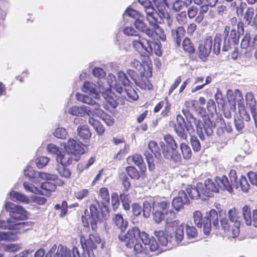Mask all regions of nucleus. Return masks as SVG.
<instances>
[{
	"mask_svg": "<svg viewBox=\"0 0 257 257\" xmlns=\"http://www.w3.org/2000/svg\"><path fill=\"white\" fill-rule=\"evenodd\" d=\"M159 14L157 10L152 7V4L149 0H138V2L144 9L146 13V19L151 27H148L144 23V16L139 12L128 8L123 14L124 17L128 16L135 20V25L137 29L142 31L150 38L154 37L156 34L160 35L162 40H164L163 31L159 26L158 23V16L161 18H168L169 15L166 10V0H153Z\"/></svg>",
	"mask_w": 257,
	"mask_h": 257,
	"instance_id": "1",
	"label": "nucleus"
},
{
	"mask_svg": "<svg viewBox=\"0 0 257 257\" xmlns=\"http://www.w3.org/2000/svg\"><path fill=\"white\" fill-rule=\"evenodd\" d=\"M119 239L125 242L128 248L134 247V249L138 257H150L153 255L152 252L158 254L163 250L160 248L156 239L146 232H141L137 227L128 230L125 234L121 233Z\"/></svg>",
	"mask_w": 257,
	"mask_h": 257,
	"instance_id": "2",
	"label": "nucleus"
},
{
	"mask_svg": "<svg viewBox=\"0 0 257 257\" xmlns=\"http://www.w3.org/2000/svg\"><path fill=\"white\" fill-rule=\"evenodd\" d=\"M236 171L233 170L230 171L228 178L225 176L216 177L214 180L207 179L203 184L202 195L210 197L212 193L219 191V189L226 190L229 193L232 192V186H236Z\"/></svg>",
	"mask_w": 257,
	"mask_h": 257,
	"instance_id": "3",
	"label": "nucleus"
},
{
	"mask_svg": "<svg viewBox=\"0 0 257 257\" xmlns=\"http://www.w3.org/2000/svg\"><path fill=\"white\" fill-rule=\"evenodd\" d=\"M5 209L9 212L10 218L7 221H0V228L11 230L14 224L27 218L26 211L21 206L12 202L6 203Z\"/></svg>",
	"mask_w": 257,
	"mask_h": 257,
	"instance_id": "4",
	"label": "nucleus"
},
{
	"mask_svg": "<svg viewBox=\"0 0 257 257\" xmlns=\"http://www.w3.org/2000/svg\"><path fill=\"white\" fill-rule=\"evenodd\" d=\"M229 220L226 218L220 220L221 226L227 234L233 238L237 237L240 232V217L238 211L235 208L230 209L228 211Z\"/></svg>",
	"mask_w": 257,
	"mask_h": 257,
	"instance_id": "5",
	"label": "nucleus"
},
{
	"mask_svg": "<svg viewBox=\"0 0 257 257\" xmlns=\"http://www.w3.org/2000/svg\"><path fill=\"white\" fill-rule=\"evenodd\" d=\"M193 218L195 224L199 228H201L203 225L204 233L208 235L211 230V222L215 227L218 225V217L217 211L212 209L209 213H207L206 217L203 219L202 213L198 210L193 212Z\"/></svg>",
	"mask_w": 257,
	"mask_h": 257,
	"instance_id": "6",
	"label": "nucleus"
},
{
	"mask_svg": "<svg viewBox=\"0 0 257 257\" xmlns=\"http://www.w3.org/2000/svg\"><path fill=\"white\" fill-rule=\"evenodd\" d=\"M213 39L210 36H206L202 44L198 47V52L200 58L205 60L212 50L214 54L217 55L220 51L221 35L216 34L213 39V47L212 48Z\"/></svg>",
	"mask_w": 257,
	"mask_h": 257,
	"instance_id": "7",
	"label": "nucleus"
},
{
	"mask_svg": "<svg viewBox=\"0 0 257 257\" xmlns=\"http://www.w3.org/2000/svg\"><path fill=\"white\" fill-rule=\"evenodd\" d=\"M33 225V222L27 221L16 223L11 230L5 232H0V241L1 240L14 241L18 238L20 234L30 230Z\"/></svg>",
	"mask_w": 257,
	"mask_h": 257,
	"instance_id": "8",
	"label": "nucleus"
},
{
	"mask_svg": "<svg viewBox=\"0 0 257 257\" xmlns=\"http://www.w3.org/2000/svg\"><path fill=\"white\" fill-rule=\"evenodd\" d=\"M90 214L88 210H85L84 215L82 216V220L85 225H87L90 222L92 230L97 228V223L101 221L103 217L102 213L100 212L99 204L97 201L91 204L89 207Z\"/></svg>",
	"mask_w": 257,
	"mask_h": 257,
	"instance_id": "9",
	"label": "nucleus"
},
{
	"mask_svg": "<svg viewBox=\"0 0 257 257\" xmlns=\"http://www.w3.org/2000/svg\"><path fill=\"white\" fill-rule=\"evenodd\" d=\"M148 147L150 152L146 151L144 155L146 157L149 170H153L155 168L154 155L158 159L160 157V149L157 143L154 141H151L148 143Z\"/></svg>",
	"mask_w": 257,
	"mask_h": 257,
	"instance_id": "10",
	"label": "nucleus"
},
{
	"mask_svg": "<svg viewBox=\"0 0 257 257\" xmlns=\"http://www.w3.org/2000/svg\"><path fill=\"white\" fill-rule=\"evenodd\" d=\"M76 99L83 103L89 104L91 106V107L89 108L93 111V115L91 116H94V115H101L103 113V111L100 108V104L98 102L96 101L98 99H95L93 97L92 98L90 96L84 95L80 93H77L76 95Z\"/></svg>",
	"mask_w": 257,
	"mask_h": 257,
	"instance_id": "11",
	"label": "nucleus"
},
{
	"mask_svg": "<svg viewBox=\"0 0 257 257\" xmlns=\"http://www.w3.org/2000/svg\"><path fill=\"white\" fill-rule=\"evenodd\" d=\"M96 82L97 85L90 81H86L84 83L81 89L83 92L89 94L95 99H98L99 93L104 90V86L98 82Z\"/></svg>",
	"mask_w": 257,
	"mask_h": 257,
	"instance_id": "12",
	"label": "nucleus"
},
{
	"mask_svg": "<svg viewBox=\"0 0 257 257\" xmlns=\"http://www.w3.org/2000/svg\"><path fill=\"white\" fill-rule=\"evenodd\" d=\"M118 78L119 81H121L122 86L125 87L123 89L128 97L132 100H136L138 98V95L135 90L130 85V81L126 75L122 71L118 72Z\"/></svg>",
	"mask_w": 257,
	"mask_h": 257,
	"instance_id": "13",
	"label": "nucleus"
},
{
	"mask_svg": "<svg viewBox=\"0 0 257 257\" xmlns=\"http://www.w3.org/2000/svg\"><path fill=\"white\" fill-rule=\"evenodd\" d=\"M80 157L78 154H74L72 152L65 151L61 152L59 155L56 157L57 162L63 165H69L71 164L73 161H77Z\"/></svg>",
	"mask_w": 257,
	"mask_h": 257,
	"instance_id": "14",
	"label": "nucleus"
},
{
	"mask_svg": "<svg viewBox=\"0 0 257 257\" xmlns=\"http://www.w3.org/2000/svg\"><path fill=\"white\" fill-rule=\"evenodd\" d=\"M85 244L87 249L92 251L98 247L101 249L104 247V242L101 240L99 235L95 233L90 234L88 238L85 240Z\"/></svg>",
	"mask_w": 257,
	"mask_h": 257,
	"instance_id": "15",
	"label": "nucleus"
},
{
	"mask_svg": "<svg viewBox=\"0 0 257 257\" xmlns=\"http://www.w3.org/2000/svg\"><path fill=\"white\" fill-rule=\"evenodd\" d=\"M242 213L244 222L247 225H251L252 222L254 226H257V209L253 210L251 215L249 206L244 205L242 208Z\"/></svg>",
	"mask_w": 257,
	"mask_h": 257,
	"instance_id": "16",
	"label": "nucleus"
},
{
	"mask_svg": "<svg viewBox=\"0 0 257 257\" xmlns=\"http://www.w3.org/2000/svg\"><path fill=\"white\" fill-rule=\"evenodd\" d=\"M189 203V199L184 190L179 191L178 195L172 200V206L177 211L183 208L185 204Z\"/></svg>",
	"mask_w": 257,
	"mask_h": 257,
	"instance_id": "17",
	"label": "nucleus"
},
{
	"mask_svg": "<svg viewBox=\"0 0 257 257\" xmlns=\"http://www.w3.org/2000/svg\"><path fill=\"white\" fill-rule=\"evenodd\" d=\"M24 174L25 176L32 178H40L42 179H46L47 180H54L56 179V176L54 175H51L44 172H35L33 168L30 166H28L26 169L24 170Z\"/></svg>",
	"mask_w": 257,
	"mask_h": 257,
	"instance_id": "18",
	"label": "nucleus"
},
{
	"mask_svg": "<svg viewBox=\"0 0 257 257\" xmlns=\"http://www.w3.org/2000/svg\"><path fill=\"white\" fill-rule=\"evenodd\" d=\"M178 147L163 148L162 154L164 157L175 163H180L182 160L181 154L177 150Z\"/></svg>",
	"mask_w": 257,
	"mask_h": 257,
	"instance_id": "19",
	"label": "nucleus"
},
{
	"mask_svg": "<svg viewBox=\"0 0 257 257\" xmlns=\"http://www.w3.org/2000/svg\"><path fill=\"white\" fill-rule=\"evenodd\" d=\"M64 149L67 151L72 152L74 154H78L79 157L84 152L82 144L72 139L68 140L64 146Z\"/></svg>",
	"mask_w": 257,
	"mask_h": 257,
	"instance_id": "20",
	"label": "nucleus"
},
{
	"mask_svg": "<svg viewBox=\"0 0 257 257\" xmlns=\"http://www.w3.org/2000/svg\"><path fill=\"white\" fill-rule=\"evenodd\" d=\"M177 123L175 125V132L178 136L183 140L187 138L186 133V123L183 116L180 114L177 115L176 118Z\"/></svg>",
	"mask_w": 257,
	"mask_h": 257,
	"instance_id": "21",
	"label": "nucleus"
},
{
	"mask_svg": "<svg viewBox=\"0 0 257 257\" xmlns=\"http://www.w3.org/2000/svg\"><path fill=\"white\" fill-rule=\"evenodd\" d=\"M80 257L78 249L73 247L72 250L68 249L66 247L60 244L57 247V251L54 257Z\"/></svg>",
	"mask_w": 257,
	"mask_h": 257,
	"instance_id": "22",
	"label": "nucleus"
},
{
	"mask_svg": "<svg viewBox=\"0 0 257 257\" xmlns=\"http://www.w3.org/2000/svg\"><path fill=\"white\" fill-rule=\"evenodd\" d=\"M246 104L248 105L250 109L252 116L253 118L255 124L257 126V105L253 94L251 92H247L245 95Z\"/></svg>",
	"mask_w": 257,
	"mask_h": 257,
	"instance_id": "23",
	"label": "nucleus"
},
{
	"mask_svg": "<svg viewBox=\"0 0 257 257\" xmlns=\"http://www.w3.org/2000/svg\"><path fill=\"white\" fill-rule=\"evenodd\" d=\"M68 113L72 115L83 116L84 114L88 116L93 115V111L90 109L89 107L82 105L81 106H73L68 110Z\"/></svg>",
	"mask_w": 257,
	"mask_h": 257,
	"instance_id": "24",
	"label": "nucleus"
},
{
	"mask_svg": "<svg viewBox=\"0 0 257 257\" xmlns=\"http://www.w3.org/2000/svg\"><path fill=\"white\" fill-rule=\"evenodd\" d=\"M133 45L134 48L140 52H151L152 51L151 47H149V40L140 37L137 40H134L133 41Z\"/></svg>",
	"mask_w": 257,
	"mask_h": 257,
	"instance_id": "25",
	"label": "nucleus"
},
{
	"mask_svg": "<svg viewBox=\"0 0 257 257\" xmlns=\"http://www.w3.org/2000/svg\"><path fill=\"white\" fill-rule=\"evenodd\" d=\"M107 82L109 87H106V88L109 89L112 88L120 94L123 93V88L122 86L121 81H119L118 78L117 79H116L113 74H108L107 78Z\"/></svg>",
	"mask_w": 257,
	"mask_h": 257,
	"instance_id": "26",
	"label": "nucleus"
},
{
	"mask_svg": "<svg viewBox=\"0 0 257 257\" xmlns=\"http://www.w3.org/2000/svg\"><path fill=\"white\" fill-rule=\"evenodd\" d=\"M203 184L201 183H197L196 186H188L186 189L187 193L190 198L193 199H197L199 197L203 198L202 195Z\"/></svg>",
	"mask_w": 257,
	"mask_h": 257,
	"instance_id": "27",
	"label": "nucleus"
},
{
	"mask_svg": "<svg viewBox=\"0 0 257 257\" xmlns=\"http://www.w3.org/2000/svg\"><path fill=\"white\" fill-rule=\"evenodd\" d=\"M227 95H234V101H233L232 106L234 109L235 108L236 102L238 104V109L241 108V106H244L243 101V96L242 93L238 89L235 90L234 92L231 90L227 91Z\"/></svg>",
	"mask_w": 257,
	"mask_h": 257,
	"instance_id": "28",
	"label": "nucleus"
},
{
	"mask_svg": "<svg viewBox=\"0 0 257 257\" xmlns=\"http://www.w3.org/2000/svg\"><path fill=\"white\" fill-rule=\"evenodd\" d=\"M185 29L182 26H179L171 30V36L177 46H180L182 38L185 34Z\"/></svg>",
	"mask_w": 257,
	"mask_h": 257,
	"instance_id": "29",
	"label": "nucleus"
},
{
	"mask_svg": "<svg viewBox=\"0 0 257 257\" xmlns=\"http://www.w3.org/2000/svg\"><path fill=\"white\" fill-rule=\"evenodd\" d=\"M154 234L162 246H168V249L172 247L171 241L169 239L167 235L163 230H155Z\"/></svg>",
	"mask_w": 257,
	"mask_h": 257,
	"instance_id": "30",
	"label": "nucleus"
},
{
	"mask_svg": "<svg viewBox=\"0 0 257 257\" xmlns=\"http://www.w3.org/2000/svg\"><path fill=\"white\" fill-rule=\"evenodd\" d=\"M203 119L204 121V124H202L201 122V126H203V128L206 136L210 137L213 134V130L215 127L216 124L210 120L208 116H204L203 117Z\"/></svg>",
	"mask_w": 257,
	"mask_h": 257,
	"instance_id": "31",
	"label": "nucleus"
},
{
	"mask_svg": "<svg viewBox=\"0 0 257 257\" xmlns=\"http://www.w3.org/2000/svg\"><path fill=\"white\" fill-rule=\"evenodd\" d=\"M235 183L237 186L233 185L232 187V191L233 190V188L238 189L239 187H240L241 190L244 192H247L248 191L250 185L246 177L241 176L239 181H238L237 175H236Z\"/></svg>",
	"mask_w": 257,
	"mask_h": 257,
	"instance_id": "32",
	"label": "nucleus"
},
{
	"mask_svg": "<svg viewBox=\"0 0 257 257\" xmlns=\"http://www.w3.org/2000/svg\"><path fill=\"white\" fill-rule=\"evenodd\" d=\"M127 161L129 164L131 162H134L136 165L140 168L142 172H144L146 170V167L144 164L143 159L140 155L135 154L131 157H129Z\"/></svg>",
	"mask_w": 257,
	"mask_h": 257,
	"instance_id": "33",
	"label": "nucleus"
},
{
	"mask_svg": "<svg viewBox=\"0 0 257 257\" xmlns=\"http://www.w3.org/2000/svg\"><path fill=\"white\" fill-rule=\"evenodd\" d=\"M193 124L195 125L197 132L199 131V128L202 130L200 120L196 118L192 117L191 120L188 121V124H186L185 126L186 130L190 135L195 131Z\"/></svg>",
	"mask_w": 257,
	"mask_h": 257,
	"instance_id": "34",
	"label": "nucleus"
},
{
	"mask_svg": "<svg viewBox=\"0 0 257 257\" xmlns=\"http://www.w3.org/2000/svg\"><path fill=\"white\" fill-rule=\"evenodd\" d=\"M41 190H40V193L42 195H49L50 192L53 191L56 189V185L53 183L47 181L43 182L41 185Z\"/></svg>",
	"mask_w": 257,
	"mask_h": 257,
	"instance_id": "35",
	"label": "nucleus"
},
{
	"mask_svg": "<svg viewBox=\"0 0 257 257\" xmlns=\"http://www.w3.org/2000/svg\"><path fill=\"white\" fill-rule=\"evenodd\" d=\"M229 32V27L226 26L224 28V31L223 33L224 35V41L222 46V51H227L230 49L233 48L235 44L232 42L229 39H227L228 36V33Z\"/></svg>",
	"mask_w": 257,
	"mask_h": 257,
	"instance_id": "36",
	"label": "nucleus"
},
{
	"mask_svg": "<svg viewBox=\"0 0 257 257\" xmlns=\"http://www.w3.org/2000/svg\"><path fill=\"white\" fill-rule=\"evenodd\" d=\"M101 93H102V97L105 100L106 102H107L112 107L115 108L117 104L115 100L111 95V89L104 87V90H102Z\"/></svg>",
	"mask_w": 257,
	"mask_h": 257,
	"instance_id": "37",
	"label": "nucleus"
},
{
	"mask_svg": "<svg viewBox=\"0 0 257 257\" xmlns=\"http://www.w3.org/2000/svg\"><path fill=\"white\" fill-rule=\"evenodd\" d=\"M10 195L11 199L14 201H19L25 203H28L30 201L29 198L27 196L18 192L11 191Z\"/></svg>",
	"mask_w": 257,
	"mask_h": 257,
	"instance_id": "38",
	"label": "nucleus"
},
{
	"mask_svg": "<svg viewBox=\"0 0 257 257\" xmlns=\"http://www.w3.org/2000/svg\"><path fill=\"white\" fill-rule=\"evenodd\" d=\"M113 223L119 228L121 231H123L125 230L127 225V222L124 221L121 215L116 214L113 219Z\"/></svg>",
	"mask_w": 257,
	"mask_h": 257,
	"instance_id": "39",
	"label": "nucleus"
},
{
	"mask_svg": "<svg viewBox=\"0 0 257 257\" xmlns=\"http://www.w3.org/2000/svg\"><path fill=\"white\" fill-rule=\"evenodd\" d=\"M89 123L93 127L98 135L103 134L104 128L102 124L93 117H90L88 120Z\"/></svg>",
	"mask_w": 257,
	"mask_h": 257,
	"instance_id": "40",
	"label": "nucleus"
},
{
	"mask_svg": "<svg viewBox=\"0 0 257 257\" xmlns=\"http://www.w3.org/2000/svg\"><path fill=\"white\" fill-rule=\"evenodd\" d=\"M192 1L186 0V1L184 2L181 0H177L173 3V9L175 11L179 12L191 4Z\"/></svg>",
	"mask_w": 257,
	"mask_h": 257,
	"instance_id": "41",
	"label": "nucleus"
},
{
	"mask_svg": "<svg viewBox=\"0 0 257 257\" xmlns=\"http://www.w3.org/2000/svg\"><path fill=\"white\" fill-rule=\"evenodd\" d=\"M180 148L183 157L185 160L190 159L192 156V151L190 147L186 143H182L180 145Z\"/></svg>",
	"mask_w": 257,
	"mask_h": 257,
	"instance_id": "42",
	"label": "nucleus"
},
{
	"mask_svg": "<svg viewBox=\"0 0 257 257\" xmlns=\"http://www.w3.org/2000/svg\"><path fill=\"white\" fill-rule=\"evenodd\" d=\"M134 23L135 24V22ZM134 26L135 27L133 26H125L123 30V33L128 36H139V32L144 33L137 29L135 25Z\"/></svg>",
	"mask_w": 257,
	"mask_h": 257,
	"instance_id": "43",
	"label": "nucleus"
},
{
	"mask_svg": "<svg viewBox=\"0 0 257 257\" xmlns=\"http://www.w3.org/2000/svg\"><path fill=\"white\" fill-rule=\"evenodd\" d=\"M78 135L83 140H88L91 137V133L86 126H81L77 128Z\"/></svg>",
	"mask_w": 257,
	"mask_h": 257,
	"instance_id": "44",
	"label": "nucleus"
},
{
	"mask_svg": "<svg viewBox=\"0 0 257 257\" xmlns=\"http://www.w3.org/2000/svg\"><path fill=\"white\" fill-rule=\"evenodd\" d=\"M163 139L166 144V145L165 146L163 143H162L164 145L163 148H169L174 147H178L176 142L171 135L169 134L166 135L164 136Z\"/></svg>",
	"mask_w": 257,
	"mask_h": 257,
	"instance_id": "45",
	"label": "nucleus"
},
{
	"mask_svg": "<svg viewBox=\"0 0 257 257\" xmlns=\"http://www.w3.org/2000/svg\"><path fill=\"white\" fill-rule=\"evenodd\" d=\"M187 237L189 239H193L197 236V231L196 228L193 226H190L188 224L185 225Z\"/></svg>",
	"mask_w": 257,
	"mask_h": 257,
	"instance_id": "46",
	"label": "nucleus"
},
{
	"mask_svg": "<svg viewBox=\"0 0 257 257\" xmlns=\"http://www.w3.org/2000/svg\"><path fill=\"white\" fill-rule=\"evenodd\" d=\"M136 83L142 89L150 90L152 89V84L146 77H143L141 80L136 81Z\"/></svg>",
	"mask_w": 257,
	"mask_h": 257,
	"instance_id": "47",
	"label": "nucleus"
},
{
	"mask_svg": "<svg viewBox=\"0 0 257 257\" xmlns=\"http://www.w3.org/2000/svg\"><path fill=\"white\" fill-rule=\"evenodd\" d=\"M92 74L97 78L96 82H98L102 85V81H104L105 72L104 70L100 68H94L92 70Z\"/></svg>",
	"mask_w": 257,
	"mask_h": 257,
	"instance_id": "48",
	"label": "nucleus"
},
{
	"mask_svg": "<svg viewBox=\"0 0 257 257\" xmlns=\"http://www.w3.org/2000/svg\"><path fill=\"white\" fill-rule=\"evenodd\" d=\"M185 229V225L181 224L176 229L175 232V239L176 242L179 244L181 242L184 238V230Z\"/></svg>",
	"mask_w": 257,
	"mask_h": 257,
	"instance_id": "49",
	"label": "nucleus"
},
{
	"mask_svg": "<svg viewBox=\"0 0 257 257\" xmlns=\"http://www.w3.org/2000/svg\"><path fill=\"white\" fill-rule=\"evenodd\" d=\"M210 5H203L200 6L198 16L195 18V22L197 23H201L204 19V15L209 11V7Z\"/></svg>",
	"mask_w": 257,
	"mask_h": 257,
	"instance_id": "50",
	"label": "nucleus"
},
{
	"mask_svg": "<svg viewBox=\"0 0 257 257\" xmlns=\"http://www.w3.org/2000/svg\"><path fill=\"white\" fill-rule=\"evenodd\" d=\"M254 10L253 8H248L245 11L243 18L248 25H251L252 23V17L254 15Z\"/></svg>",
	"mask_w": 257,
	"mask_h": 257,
	"instance_id": "51",
	"label": "nucleus"
},
{
	"mask_svg": "<svg viewBox=\"0 0 257 257\" xmlns=\"http://www.w3.org/2000/svg\"><path fill=\"white\" fill-rule=\"evenodd\" d=\"M182 47L185 51L189 53H193L195 51L194 47L191 42V40L187 38H186L184 40L182 43Z\"/></svg>",
	"mask_w": 257,
	"mask_h": 257,
	"instance_id": "52",
	"label": "nucleus"
},
{
	"mask_svg": "<svg viewBox=\"0 0 257 257\" xmlns=\"http://www.w3.org/2000/svg\"><path fill=\"white\" fill-rule=\"evenodd\" d=\"M166 223L169 226H173L175 224H177L178 223V220H172L173 219H174L176 217L175 212L172 210H170L166 212Z\"/></svg>",
	"mask_w": 257,
	"mask_h": 257,
	"instance_id": "53",
	"label": "nucleus"
},
{
	"mask_svg": "<svg viewBox=\"0 0 257 257\" xmlns=\"http://www.w3.org/2000/svg\"><path fill=\"white\" fill-rule=\"evenodd\" d=\"M65 166L61 164L58 165L57 167V170L61 176L66 178H69L71 173L69 169L65 167Z\"/></svg>",
	"mask_w": 257,
	"mask_h": 257,
	"instance_id": "54",
	"label": "nucleus"
},
{
	"mask_svg": "<svg viewBox=\"0 0 257 257\" xmlns=\"http://www.w3.org/2000/svg\"><path fill=\"white\" fill-rule=\"evenodd\" d=\"M48 154L55 155L56 157L60 155L61 152L60 148L54 144H49L46 148Z\"/></svg>",
	"mask_w": 257,
	"mask_h": 257,
	"instance_id": "55",
	"label": "nucleus"
},
{
	"mask_svg": "<svg viewBox=\"0 0 257 257\" xmlns=\"http://www.w3.org/2000/svg\"><path fill=\"white\" fill-rule=\"evenodd\" d=\"M126 170L128 175L132 179L138 180L140 178V173L134 167L129 166L126 168Z\"/></svg>",
	"mask_w": 257,
	"mask_h": 257,
	"instance_id": "56",
	"label": "nucleus"
},
{
	"mask_svg": "<svg viewBox=\"0 0 257 257\" xmlns=\"http://www.w3.org/2000/svg\"><path fill=\"white\" fill-rule=\"evenodd\" d=\"M149 47H151L152 51L151 52H148L151 54L154 53L157 56H160L162 54L160 46L157 43L149 41Z\"/></svg>",
	"mask_w": 257,
	"mask_h": 257,
	"instance_id": "57",
	"label": "nucleus"
},
{
	"mask_svg": "<svg viewBox=\"0 0 257 257\" xmlns=\"http://www.w3.org/2000/svg\"><path fill=\"white\" fill-rule=\"evenodd\" d=\"M227 39H229L235 44L237 43L239 39V34L237 30L234 28L229 29Z\"/></svg>",
	"mask_w": 257,
	"mask_h": 257,
	"instance_id": "58",
	"label": "nucleus"
},
{
	"mask_svg": "<svg viewBox=\"0 0 257 257\" xmlns=\"http://www.w3.org/2000/svg\"><path fill=\"white\" fill-rule=\"evenodd\" d=\"M23 187L26 191L35 194H39V193H40V189L30 183L24 182Z\"/></svg>",
	"mask_w": 257,
	"mask_h": 257,
	"instance_id": "59",
	"label": "nucleus"
},
{
	"mask_svg": "<svg viewBox=\"0 0 257 257\" xmlns=\"http://www.w3.org/2000/svg\"><path fill=\"white\" fill-rule=\"evenodd\" d=\"M68 134L66 130L63 127H58L54 132V135L57 138L64 139L66 138Z\"/></svg>",
	"mask_w": 257,
	"mask_h": 257,
	"instance_id": "60",
	"label": "nucleus"
},
{
	"mask_svg": "<svg viewBox=\"0 0 257 257\" xmlns=\"http://www.w3.org/2000/svg\"><path fill=\"white\" fill-rule=\"evenodd\" d=\"M49 161V158L47 157L41 156L36 160V164L38 168H42L45 166Z\"/></svg>",
	"mask_w": 257,
	"mask_h": 257,
	"instance_id": "61",
	"label": "nucleus"
},
{
	"mask_svg": "<svg viewBox=\"0 0 257 257\" xmlns=\"http://www.w3.org/2000/svg\"><path fill=\"white\" fill-rule=\"evenodd\" d=\"M250 40V38L249 35L246 34L241 42V47L243 49L252 47V42H251Z\"/></svg>",
	"mask_w": 257,
	"mask_h": 257,
	"instance_id": "62",
	"label": "nucleus"
},
{
	"mask_svg": "<svg viewBox=\"0 0 257 257\" xmlns=\"http://www.w3.org/2000/svg\"><path fill=\"white\" fill-rule=\"evenodd\" d=\"M89 191L86 189H81L75 193V197L78 200H82L88 196Z\"/></svg>",
	"mask_w": 257,
	"mask_h": 257,
	"instance_id": "63",
	"label": "nucleus"
},
{
	"mask_svg": "<svg viewBox=\"0 0 257 257\" xmlns=\"http://www.w3.org/2000/svg\"><path fill=\"white\" fill-rule=\"evenodd\" d=\"M191 145L194 151L198 152L201 149L200 142L196 137L192 136L190 139Z\"/></svg>",
	"mask_w": 257,
	"mask_h": 257,
	"instance_id": "64",
	"label": "nucleus"
}]
</instances>
